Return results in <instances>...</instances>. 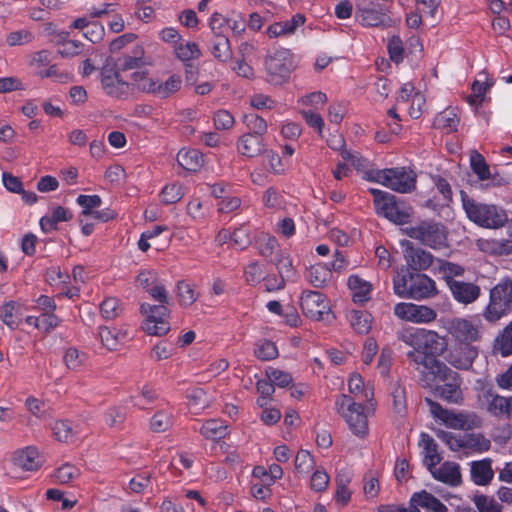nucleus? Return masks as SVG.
<instances>
[{
  "label": "nucleus",
  "instance_id": "1",
  "mask_svg": "<svg viewBox=\"0 0 512 512\" xmlns=\"http://www.w3.org/2000/svg\"><path fill=\"white\" fill-rule=\"evenodd\" d=\"M447 340L436 331L421 329L418 350H410L406 356L410 365L421 374L433 377L447 378L451 369L437 357L447 350Z\"/></svg>",
  "mask_w": 512,
  "mask_h": 512
},
{
  "label": "nucleus",
  "instance_id": "2",
  "mask_svg": "<svg viewBox=\"0 0 512 512\" xmlns=\"http://www.w3.org/2000/svg\"><path fill=\"white\" fill-rule=\"evenodd\" d=\"M512 312V279L506 278L490 289L489 302L483 311L484 319L496 323Z\"/></svg>",
  "mask_w": 512,
  "mask_h": 512
},
{
  "label": "nucleus",
  "instance_id": "3",
  "mask_svg": "<svg viewBox=\"0 0 512 512\" xmlns=\"http://www.w3.org/2000/svg\"><path fill=\"white\" fill-rule=\"evenodd\" d=\"M462 200L468 218L480 226L499 228L507 222L506 212L495 205L478 203L467 196Z\"/></svg>",
  "mask_w": 512,
  "mask_h": 512
},
{
  "label": "nucleus",
  "instance_id": "4",
  "mask_svg": "<svg viewBox=\"0 0 512 512\" xmlns=\"http://www.w3.org/2000/svg\"><path fill=\"white\" fill-rule=\"evenodd\" d=\"M370 193L374 196V205L378 215L400 225L410 221L411 208L398 201L396 196L378 189H370Z\"/></svg>",
  "mask_w": 512,
  "mask_h": 512
},
{
  "label": "nucleus",
  "instance_id": "5",
  "mask_svg": "<svg viewBox=\"0 0 512 512\" xmlns=\"http://www.w3.org/2000/svg\"><path fill=\"white\" fill-rule=\"evenodd\" d=\"M404 233L421 244L433 249L447 247V232L443 224L433 221H421L404 229Z\"/></svg>",
  "mask_w": 512,
  "mask_h": 512
},
{
  "label": "nucleus",
  "instance_id": "6",
  "mask_svg": "<svg viewBox=\"0 0 512 512\" xmlns=\"http://www.w3.org/2000/svg\"><path fill=\"white\" fill-rule=\"evenodd\" d=\"M267 81L273 85L285 83L295 68L293 55L290 50L281 48L265 57Z\"/></svg>",
  "mask_w": 512,
  "mask_h": 512
},
{
  "label": "nucleus",
  "instance_id": "7",
  "mask_svg": "<svg viewBox=\"0 0 512 512\" xmlns=\"http://www.w3.org/2000/svg\"><path fill=\"white\" fill-rule=\"evenodd\" d=\"M336 406L354 435L363 438L368 434V419L361 403L343 394L336 401Z\"/></svg>",
  "mask_w": 512,
  "mask_h": 512
},
{
  "label": "nucleus",
  "instance_id": "8",
  "mask_svg": "<svg viewBox=\"0 0 512 512\" xmlns=\"http://www.w3.org/2000/svg\"><path fill=\"white\" fill-rule=\"evenodd\" d=\"M372 180L399 193H409L416 185L415 174L404 167L378 170L373 173Z\"/></svg>",
  "mask_w": 512,
  "mask_h": 512
},
{
  "label": "nucleus",
  "instance_id": "9",
  "mask_svg": "<svg viewBox=\"0 0 512 512\" xmlns=\"http://www.w3.org/2000/svg\"><path fill=\"white\" fill-rule=\"evenodd\" d=\"M168 304L151 305L143 303L140 306L141 313L145 316L142 329L151 336H163L170 330L167 318L170 315Z\"/></svg>",
  "mask_w": 512,
  "mask_h": 512
},
{
  "label": "nucleus",
  "instance_id": "10",
  "mask_svg": "<svg viewBox=\"0 0 512 512\" xmlns=\"http://www.w3.org/2000/svg\"><path fill=\"white\" fill-rule=\"evenodd\" d=\"M482 325L465 318H454L449 322L448 333L459 345L477 346L482 341Z\"/></svg>",
  "mask_w": 512,
  "mask_h": 512
},
{
  "label": "nucleus",
  "instance_id": "11",
  "mask_svg": "<svg viewBox=\"0 0 512 512\" xmlns=\"http://www.w3.org/2000/svg\"><path fill=\"white\" fill-rule=\"evenodd\" d=\"M300 307L306 317L315 321L323 320V315L330 313L328 299L318 291H303L300 297Z\"/></svg>",
  "mask_w": 512,
  "mask_h": 512
},
{
  "label": "nucleus",
  "instance_id": "12",
  "mask_svg": "<svg viewBox=\"0 0 512 512\" xmlns=\"http://www.w3.org/2000/svg\"><path fill=\"white\" fill-rule=\"evenodd\" d=\"M394 314L402 320L413 323H430L437 317L434 309L413 303H398L394 308Z\"/></svg>",
  "mask_w": 512,
  "mask_h": 512
},
{
  "label": "nucleus",
  "instance_id": "13",
  "mask_svg": "<svg viewBox=\"0 0 512 512\" xmlns=\"http://www.w3.org/2000/svg\"><path fill=\"white\" fill-rule=\"evenodd\" d=\"M420 509H424L428 512H447L446 506L437 497L426 490L414 493L410 499L409 512H420ZM379 512L384 511L380 508ZM387 512H408V509L399 507L388 510Z\"/></svg>",
  "mask_w": 512,
  "mask_h": 512
},
{
  "label": "nucleus",
  "instance_id": "14",
  "mask_svg": "<svg viewBox=\"0 0 512 512\" xmlns=\"http://www.w3.org/2000/svg\"><path fill=\"white\" fill-rule=\"evenodd\" d=\"M356 17L363 26L387 28L393 25L390 16L373 2L368 7H359Z\"/></svg>",
  "mask_w": 512,
  "mask_h": 512
},
{
  "label": "nucleus",
  "instance_id": "15",
  "mask_svg": "<svg viewBox=\"0 0 512 512\" xmlns=\"http://www.w3.org/2000/svg\"><path fill=\"white\" fill-rule=\"evenodd\" d=\"M408 298L420 300L429 298L437 293L434 280L425 274L410 273Z\"/></svg>",
  "mask_w": 512,
  "mask_h": 512
},
{
  "label": "nucleus",
  "instance_id": "16",
  "mask_svg": "<svg viewBox=\"0 0 512 512\" xmlns=\"http://www.w3.org/2000/svg\"><path fill=\"white\" fill-rule=\"evenodd\" d=\"M181 78L178 75L170 76L164 83L155 80H146L139 85V90L153 93L159 98H168L181 87Z\"/></svg>",
  "mask_w": 512,
  "mask_h": 512
},
{
  "label": "nucleus",
  "instance_id": "17",
  "mask_svg": "<svg viewBox=\"0 0 512 512\" xmlns=\"http://www.w3.org/2000/svg\"><path fill=\"white\" fill-rule=\"evenodd\" d=\"M402 245L405 246L404 258L412 270H426L432 265L434 257L431 253L413 247V244L408 240L403 241Z\"/></svg>",
  "mask_w": 512,
  "mask_h": 512
},
{
  "label": "nucleus",
  "instance_id": "18",
  "mask_svg": "<svg viewBox=\"0 0 512 512\" xmlns=\"http://www.w3.org/2000/svg\"><path fill=\"white\" fill-rule=\"evenodd\" d=\"M451 374H453V376L450 375L447 378L434 377V379H438L440 381H450L444 385L437 386L435 391L436 394L444 401L457 404L460 403L463 399L462 391L460 388L461 378L460 375L453 370H451Z\"/></svg>",
  "mask_w": 512,
  "mask_h": 512
},
{
  "label": "nucleus",
  "instance_id": "19",
  "mask_svg": "<svg viewBox=\"0 0 512 512\" xmlns=\"http://www.w3.org/2000/svg\"><path fill=\"white\" fill-rule=\"evenodd\" d=\"M478 353V346L459 345V347L448 354L447 361L457 369L469 370L477 358Z\"/></svg>",
  "mask_w": 512,
  "mask_h": 512
},
{
  "label": "nucleus",
  "instance_id": "20",
  "mask_svg": "<svg viewBox=\"0 0 512 512\" xmlns=\"http://www.w3.org/2000/svg\"><path fill=\"white\" fill-rule=\"evenodd\" d=\"M451 283L452 284L448 286L449 290L453 298L461 304H471L475 302L480 296L481 289L475 283L464 281H457Z\"/></svg>",
  "mask_w": 512,
  "mask_h": 512
},
{
  "label": "nucleus",
  "instance_id": "21",
  "mask_svg": "<svg viewBox=\"0 0 512 512\" xmlns=\"http://www.w3.org/2000/svg\"><path fill=\"white\" fill-rule=\"evenodd\" d=\"M487 401V410L494 416L512 415V397H503L495 393L492 389H488L484 393Z\"/></svg>",
  "mask_w": 512,
  "mask_h": 512
},
{
  "label": "nucleus",
  "instance_id": "22",
  "mask_svg": "<svg viewBox=\"0 0 512 512\" xmlns=\"http://www.w3.org/2000/svg\"><path fill=\"white\" fill-rule=\"evenodd\" d=\"M238 151L246 157H257L266 152L263 136L255 134H243L237 142Z\"/></svg>",
  "mask_w": 512,
  "mask_h": 512
},
{
  "label": "nucleus",
  "instance_id": "23",
  "mask_svg": "<svg viewBox=\"0 0 512 512\" xmlns=\"http://www.w3.org/2000/svg\"><path fill=\"white\" fill-rule=\"evenodd\" d=\"M144 54L145 52L143 47L136 46L135 48H133L131 53L123 54L122 56H120L116 60L115 66L118 70H121L122 72L142 69L146 65Z\"/></svg>",
  "mask_w": 512,
  "mask_h": 512
},
{
  "label": "nucleus",
  "instance_id": "24",
  "mask_svg": "<svg viewBox=\"0 0 512 512\" xmlns=\"http://www.w3.org/2000/svg\"><path fill=\"white\" fill-rule=\"evenodd\" d=\"M433 477L445 484L457 486L461 483L460 467L455 462H444L439 468L430 471Z\"/></svg>",
  "mask_w": 512,
  "mask_h": 512
},
{
  "label": "nucleus",
  "instance_id": "25",
  "mask_svg": "<svg viewBox=\"0 0 512 512\" xmlns=\"http://www.w3.org/2000/svg\"><path fill=\"white\" fill-rule=\"evenodd\" d=\"M443 423L452 429L470 430L479 425V419L474 414L454 413L448 411Z\"/></svg>",
  "mask_w": 512,
  "mask_h": 512
},
{
  "label": "nucleus",
  "instance_id": "26",
  "mask_svg": "<svg viewBox=\"0 0 512 512\" xmlns=\"http://www.w3.org/2000/svg\"><path fill=\"white\" fill-rule=\"evenodd\" d=\"M38 458L39 454L37 449L29 446L15 451L12 460L16 466L24 470L32 471L40 467Z\"/></svg>",
  "mask_w": 512,
  "mask_h": 512
},
{
  "label": "nucleus",
  "instance_id": "27",
  "mask_svg": "<svg viewBox=\"0 0 512 512\" xmlns=\"http://www.w3.org/2000/svg\"><path fill=\"white\" fill-rule=\"evenodd\" d=\"M494 476L492 469V460L486 458L480 461H473L471 463V478L477 485H487L491 482Z\"/></svg>",
  "mask_w": 512,
  "mask_h": 512
},
{
  "label": "nucleus",
  "instance_id": "28",
  "mask_svg": "<svg viewBox=\"0 0 512 512\" xmlns=\"http://www.w3.org/2000/svg\"><path fill=\"white\" fill-rule=\"evenodd\" d=\"M102 87L105 92L114 98L124 99L130 94V85L123 81L120 77H109L101 79Z\"/></svg>",
  "mask_w": 512,
  "mask_h": 512
},
{
  "label": "nucleus",
  "instance_id": "29",
  "mask_svg": "<svg viewBox=\"0 0 512 512\" xmlns=\"http://www.w3.org/2000/svg\"><path fill=\"white\" fill-rule=\"evenodd\" d=\"M211 52L220 62H227L232 58V49L228 37L222 33H215L212 40Z\"/></svg>",
  "mask_w": 512,
  "mask_h": 512
},
{
  "label": "nucleus",
  "instance_id": "30",
  "mask_svg": "<svg viewBox=\"0 0 512 512\" xmlns=\"http://www.w3.org/2000/svg\"><path fill=\"white\" fill-rule=\"evenodd\" d=\"M421 443L425 451L424 463L429 471H432L441 461V456L437 451V444L434 439L427 433L421 434Z\"/></svg>",
  "mask_w": 512,
  "mask_h": 512
},
{
  "label": "nucleus",
  "instance_id": "31",
  "mask_svg": "<svg viewBox=\"0 0 512 512\" xmlns=\"http://www.w3.org/2000/svg\"><path fill=\"white\" fill-rule=\"evenodd\" d=\"M460 118L453 108H447L440 112L434 119V126L445 130L447 133L457 131Z\"/></svg>",
  "mask_w": 512,
  "mask_h": 512
},
{
  "label": "nucleus",
  "instance_id": "32",
  "mask_svg": "<svg viewBox=\"0 0 512 512\" xmlns=\"http://www.w3.org/2000/svg\"><path fill=\"white\" fill-rule=\"evenodd\" d=\"M177 161L185 170L196 172L203 164V157L197 150H180Z\"/></svg>",
  "mask_w": 512,
  "mask_h": 512
},
{
  "label": "nucleus",
  "instance_id": "33",
  "mask_svg": "<svg viewBox=\"0 0 512 512\" xmlns=\"http://www.w3.org/2000/svg\"><path fill=\"white\" fill-rule=\"evenodd\" d=\"M348 286L350 290L353 291V301L354 302H366L369 297V293L371 291V284L362 278H360L358 275H352L348 279Z\"/></svg>",
  "mask_w": 512,
  "mask_h": 512
},
{
  "label": "nucleus",
  "instance_id": "34",
  "mask_svg": "<svg viewBox=\"0 0 512 512\" xmlns=\"http://www.w3.org/2000/svg\"><path fill=\"white\" fill-rule=\"evenodd\" d=\"M20 308L21 305L16 301L6 302L0 308V319L11 329H15L19 325L18 318L22 315Z\"/></svg>",
  "mask_w": 512,
  "mask_h": 512
},
{
  "label": "nucleus",
  "instance_id": "35",
  "mask_svg": "<svg viewBox=\"0 0 512 512\" xmlns=\"http://www.w3.org/2000/svg\"><path fill=\"white\" fill-rule=\"evenodd\" d=\"M306 278L314 287L320 288L331 280L332 272L327 266L317 264L308 269Z\"/></svg>",
  "mask_w": 512,
  "mask_h": 512
},
{
  "label": "nucleus",
  "instance_id": "36",
  "mask_svg": "<svg viewBox=\"0 0 512 512\" xmlns=\"http://www.w3.org/2000/svg\"><path fill=\"white\" fill-rule=\"evenodd\" d=\"M438 262V270L442 274V278L445 280L447 286L451 284L450 282H457L458 280H456L455 277L462 276L465 272L464 267L459 264L446 260H438Z\"/></svg>",
  "mask_w": 512,
  "mask_h": 512
},
{
  "label": "nucleus",
  "instance_id": "37",
  "mask_svg": "<svg viewBox=\"0 0 512 512\" xmlns=\"http://www.w3.org/2000/svg\"><path fill=\"white\" fill-rule=\"evenodd\" d=\"M200 433L207 439H221L227 434V426L219 420L211 419L202 425Z\"/></svg>",
  "mask_w": 512,
  "mask_h": 512
},
{
  "label": "nucleus",
  "instance_id": "38",
  "mask_svg": "<svg viewBox=\"0 0 512 512\" xmlns=\"http://www.w3.org/2000/svg\"><path fill=\"white\" fill-rule=\"evenodd\" d=\"M470 165L473 172L479 177L480 180H487L490 178V168L486 163L484 157L473 150L470 154Z\"/></svg>",
  "mask_w": 512,
  "mask_h": 512
},
{
  "label": "nucleus",
  "instance_id": "39",
  "mask_svg": "<svg viewBox=\"0 0 512 512\" xmlns=\"http://www.w3.org/2000/svg\"><path fill=\"white\" fill-rule=\"evenodd\" d=\"M350 323L354 331L359 334H366L371 328V316L364 311H352Z\"/></svg>",
  "mask_w": 512,
  "mask_h": 512
},
{
  "label": "nucleus",
  "instance_id": "40",
  "mask_svg": "<svg viewBox=\"0 0 512 512\" xmlns=\"http://www.w3.org/2000/svg\"><path fill=\"white\" fill-rule=\"evenodd\" d=\"M243 121L249 130L248 134H255L264 136L267 132V123L266 121L258 116L257 114L250 113L246 114L243 117Z\"/></svg>",
  "mask_w": 512,
  "mask_h": 512
},
{
  "label": "nucleus",
  "instance_id": "41",
  "mask_svg": "<svg viewBox=\"0 0 512 512\" xmlns=\"http://www.w3.org/2000/svg\"><path fill=\"white\" fill-rule=\"evenodd\" d=\"M176 288L181 306H191L198 299V294L195 292L191 284L186 283L185 281H179Z\"/></svg>",
  "mask_w": 512,
  "mask_h": 512
},
{
  "label": "nucleus",
  "instance_id": "42",
  "mask_svg": "<svg viewBox=\"0 0 512 512\" xmlns=\"http://www.w3.org/2000/svg\"><path fill=\"white\" fill-rule=\"evenodd\" d=\"M255 356L262 361L273 360L278 356L276 345L270 340H263L256 344Z\"/></svg>",
  "mask_w": 512,
  "mask_h": 512
},
{
  "label": "nucleus",
  "instance_id": "43",
  "mask_svg": "<svg viewBox=\"0 0 512 512\" xmlns=\"http://www.w3.org/2000/svg\"><path fill=\"white\" fill-rule=\"evenodd\" d=\"M173 424V417L165 411H158L153 415L150 421L152 431L160 433L168 430Z\"/></svg>",
  "mask_w": 512,
  "mask_h": 512
},
{
  "label": "nucleus",
  "instance_id": "44",
  "mask_svg": "<svg viewBox=\"0 0 512 512\" xmlns=\"http://www.w3.org/2000/svg\"><path fill=\"white\" fill-rule=\"evenodd\" d=\"M79 475V469L69 463L63 464L54 473L56 481L60 484L70 483L74 479L78 478Z\"/></svg>",
  "mask_w": 512,
  "mask_h": 512
},
{
  "label": "nucleus",
  "instance_id": "45",
  "mask_svg": "<svg viewBox=\"0 0 512 512\" xmlns=\"http://www.w3.org/2000/svg\"><path fill=\"white\" fill-rule=\"evenodd\" d=\"M184 193L180 184L172 183L166 185L161 191V201L164 204H174L180 201Z\"/></svg>",
  "mask_w": 512,
  "mask_h": 512
},
{
  "label": "nucleus",
  "instance_id": "46",
  "mask_svg": "<svg viewBox=\"0 0 512 512\" xmlns=\"http://www.w3.org/2000/svg\"><path fill=\"white\" fill-rule=\"evenodd\" d=\"M265 374L266 377L272 381L274 387L277 386L280 388H285L288 387L293 381L290 373L271 367L266 369Z\"/></svg>",
  "mask_w": 512,
  "mask_h": 512
},
{
  "label": "nucleus",
  "instance_id": "47",
  "mask_svg": "<svg viewBox=\"0 0 512 512\" xmlns=\"http://www.w3.org/2000/svg\"><path fill=\"white\" fill-rule=\"evenodd\" d=\"M100 312L105 320H113L120 315L121 308L118 299L106 298L100 305Z\"/></svg>",
  "mask_w": 512,
  "mask_h": 512
},
{
  "label": "nucleus",
  "instance_id": "48",
  "mask_svg": "<svg viewBox=\"0 0 512 512\" xmlns=\"http://www.w3.org/2000/svg\"><path fill=\"white\" fill-rule=\"evenodd\" d=\"M256 244L260 255L265 258H271L278 247L276 238L269 235L259 236Z\"/></svg>",
  "mask_w": 512,
  "mask_h": 512
},
{
  "label": "nucleus",
  "instance_id": "49",
  "mask_svg": "<svg viewBox=\"0 0 512 512\" xmlns=\"http://www.w3.org/2000/svg\"><path fill=\"white\" fill-rule=\"evenodd\" d=\"M99 336L102 344L108 350L113 351L116 350L119 344L121 333L119 331H112L106 326H102L99 328ZM122 336H124V334H122Z\"/></svg>",
  "mask_w": 512,
  "mask_h": 512
},
{
  "label": "nucleus",
  "instance_id": "50",
  "mask_svg": "<svg viewBox=\"0 0 512 512\" xmlns=\"http://www.w3.org/2000/svg\"><path fill=\"white\" fill-rule=\"evenodd\" d=\"M278 270L279 276L285 281H292L295 277V269L292 265V260L287 256H279L275 261H272Z\"/></svg>",
  "mask_w": 512,
  "mask_h": 512
},
{
  "label": "nucleus",
  "instance_id": "51",
  "mask_svg": "<svg viewBox=\"0 0 512 512\" xmlns=\"http://www.w3.org/2000/svg\"><path fill=\"white\" fill-rule=\"evenodd\" d=\"M52 430L56 439L60 442L67 443L74 437L72 425L67 420H60L55 422Z\"/></svg>",
  "mask_w": 512,
  "mask_h": 512
},
{
  "label": "nucleus",
  "instance_id": "52",
  "mask_svg": "<svg viewBox=\"0 0 512 512\" xmlns=\"http://www.w3.org/2000/svg\"><path fill=\"white\" fill-rule=\"evenodd\" d=\"M76 201L81 207H83V211L81 212L82 216H92L94 212L92 211V208H97L102 203V200L98 195H79Z\"/></svg>",
  "mask_w": 512,
  "mask_h": 512
},
{
  "label": "nucleus",
  "instance_id": "53",
  "mask_svg": "<svg viewBox=\"0 0 512 512\" xmlns=\"http://www.w3.org/2000/svg\"><path fill=\"white\" fill-rule=\"evenodd\" d=\"M176 55L182 61H189L196 59L200 56L198 45L194 42H187L186 44H179L176 49Z\"/></svg>",
  "mask_w": 512,
  "mask_h": 512
},
{
  "label": "nucleus",
  "instance_id": "54",
  "mask_svg": "<svg viewBox=\"0 0 512 512\" xmlns=\"http://www.w3.org/2000/svg\"><path fill=\"white\" fill-rule=\"evenodd\" d=\"M491 442L481 434H470L465 441V448L478 452H486L490 449Z\"/></svg>",
  "mask_w": 512,
  "mask_h": 512
},
{
  "label": "nucleus",
  "instance_id": "55",
  "mask_svg": "<svg viewBox=\"0 0 512 512\" xmlns=\"http://www.w3.org/2000/svg\"><path fill=\"white\" fill-rule=\"evenodd\" d=\"M496 342L503 356L512 354V321L505 327Z\"/></svg>",
  "mask_w": 512,
  "mask_h": 512
},
{
  "label": "nucleus",
  "instance_id": "56",
  "mask_svg": "<svg viewBox=\"0 0 512 512\" xmlns=\"http://www.w3.org/2000/svg\"><path fill=\"white\" fill-rule=\"evenodd\" d=\"M474 503L479 512H501L502 506L493 498L485 495H475Z\"/></svg>",
  "mask_w": 512,
  "mask_h": 512
},
{
  "label": "nucleus",
  "instance_id": "57",
  "mask_svg": "<svg viewBox=\"0 0 512 512\" xmlns=\"http://www.w3.org/2000/svg\"><path fill=\"white\" fill-rule=\"evenodd\" d=\"M63 361L68 369L77 370L85 361V354L80 353L76 348H69L64 354Z\"/></svg>",
  "mask_w": 512,
  "mask_h": 512
},
{
  "label": "nucleus",
  "instance_id": "58",
  "mask_svg": "<svg viewBox=\"0 0 512 512\" xmlns=\"http://www.w3.org/2000/svg\"><path fill=\"white\" fill-rule=\"evenodd\" d=\"M410 273L408 269H406V272L404 274H397L393 279V288L395 294H397L400 297L408 298L409 293V279H410Z\"/></svg>",
  "mask_w": 512,
  "mask_h": 512
},
{
  "label": "nucleus",
  "instance_id": "59",
  "mask_svg": "<svg viewBox=\"0 0 512 512\" xmlns=\"http://www.w3.org/2000/svg\"><path fill=\"white\" fill-rule=\"evenodd\" d=\"M437 437L442 440L452 451H458L465 448V441L451 432L439 430Z\"/></svg>",
  "mask_w": 512,
  "mask_h": 512
},
{
  "label": "nucleus",
  "instance_id": "60",
  "mask_svg": "<svg viewBox=\"0 0 512 512\" xmlns=\"http://www.w3.org/2000/svg\"><path fill=\"white\" fill-rule=\"evenodd\" d=\"M264 271L258 262H252L247 265L244 271L246 282L250 285H256L263 280Z\"/></svg>",
  "mask_w": 512,
  "mask_h": 512
},
{
  "label": "nucleus",
  "instance_id": "61",
  "mask_svg": "<svg viewBox=\"0 0 512 512\" xmlns=\"http://www.w3.org/2000/svg\"><path fill=\"white\" fill-rule=\"evenodd\" d=\"M189 403L196 409H204L209 405V399L202 388H193L187 395Z\"/></svg>",
  "mask_w": 512,
  "mask_h": 512
},
{
  "label": "nucleus",
  "instance_id": "62",
  "mask_svg": "<svg viewBox=\"0 0 512 512\" xmlns=\"http://www.w3.org/2000/svg\"><path fill=\"white\" fill-rule=\"evenodd\" d=\"M314 465L313 456L307 450H300L295 458V467L299 472L308 473Z\"/></svg>",
  "mask_w": 512,
  "mask_h": 512
},
{
  "label": "nucleus",
  "instance_id": "63",
  "mask_svg": "<svg viewBox=\"0 0 512 512\" xmlns=\"http://www.w3.org/2000/svg\"><path fill=\"white\" fill-rule=\"evenodd\" d=\"M156 397L157 395L152 388L149 386H143L141 389V396H131L130 400L135 406L143 409L146 407V404L152 403Z\"/></svg>",
  "mask_w": 512,
  "mask_h": 512
},
{
  "label": "nucleus",
  "instance_id": "64",
  "mask_svg": "<svg viewBox=\"0 0 512 512\" xmlns=\"http://www.w3.org/2000/svg\"><path fill=\"white\" fill-rule=\"evenodd\" d=\"M234 124L233 115L227 110H218L214 115V125L217 130H228Z\"/></svg>",
  "mask_w": 512,
  "mask_h": 512
}]
</instances>
